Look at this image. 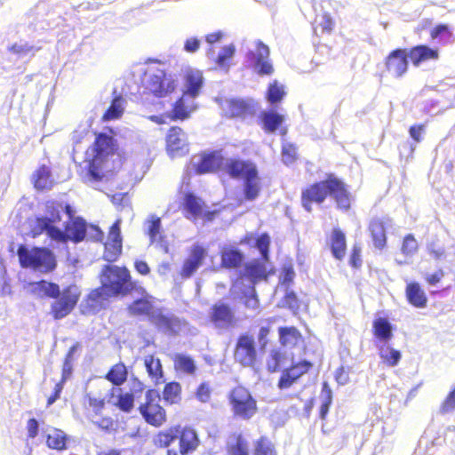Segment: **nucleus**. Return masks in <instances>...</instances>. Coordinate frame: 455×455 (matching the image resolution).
Masks as SVG:
<instances>
[{
    "mask_svg": "<svg viewBox=\"0 0 455 455\" xmlns=\"http://www.w3.org/2000/svg\"><path fill=\"white\" fill-rule=\"evenodd\" d=\"M328 197L334 201L338 210L348 212L351 209L352 195L348 186L333 173H327L323 180L303 188L300 204L307 212H311L314 205H323Z\"/></svg>",
    "mask_w": 455,
    "mask_h": 455,
    "instance_id": "nucleus-1",
    "label": "nucleus"
},
{
    "mask_svg": "<svg viewBox=\"0 0 455 455\" xmlns=\"http://www.w3.org/2000/svg\"><path fill=\"white\" fill-rule=\"evenodd\" d=\"M92 149V157L88 164L87 175L94 182L101 181L106 173L120 168L126 159V154L119 148L117 140L105 132L96 133Z\"/></svg>",
    "mask_w": 455,
    "mask_h": 455,
    "instance_id": "nucleus-2",
    "label": "nucleus"
},
{
    "mask_svg": "<svg viewBox=\"0 0 455 455\" xmlns=\"http://www.w3.org/2000/svg\"><path fill=\"white\" fill-rule=\"evenodd\" d=\"M440 59L437 47L427 44H417L410 49L395 48L388 52L383 60L384 71L395 78H402L409 70V62L419 67L427 61H436Z\"/></svg>",
    "mask_w": 455,
    "mask_h": 455,
    "instance_id": "nucleus-3",
    "label": "nucleus"
},
{
    "mask_svg": "<svg viewBox=\"0 0 455 455\" xmlns=\"http://www.w3.org/2000/svg\"><path fill=\"white\" fill-rule=\"evenodd\" d=\"M224 171L231 179L243 180L242 191L245 201H254L260 196L261 177L255 163L241 158H230L227 161Z\"/></svg>",
    "mask_w": 455,
    "mask_h": 455,
    "instance_id": "nucleus-4",
    "label": "nucleus"
},
{
    "mask_svg": "<svg viewBox=\"0 0 455 455\" xmlns=\"http://www.w3.org/2000/svg\"><path fill=\"white\" fill-rule=\"evenodd\" d=\"M32 285L33 292L38 296L54 299L51 306V313L72 312L81 297V291L75 284L68 285L61 291L57 283L44 280L36 282Z\"/></svg>",
    "mask_w": 455,
    "mask_h": 455,
    "instance_id": "nucleus-5",
    "label": "nucleus"
},
{
    "mask_svg": "<svg viewBox=\"0 0 455 455\" xmlns=\"http://www.w3.org/2000/svg\"><path fill=\"white\" fill-rule=\"evenodd\" d=\"M100 283L113 297H125L133 292L139 283L132 281L130 270L126 267L106 265L102 267Z\"/></svg>",
    "mask_w": 455,
    "mask_h": 455,
    "instance_id": "nucleus-6",
    "label": "nucleus"
},
{
    "mask_svg": "<svg viewBox=\"0 0 455 455\" xmlns=\"http://www.w3.org/2000/svg\"><path fill=\"white\" fill-rule=\"evenodd\" d=\"M142 95L164 98L176 89V82L166 71L160 68H151L144 72L142 79Z\"/></svg>",
    "mask_w": 455,
    "mask_h": 455,
    "instance_id": "nucleus-7",
    "label": "nucleus"
},
{
    "mask_svg": "<svg viewBox=\"0 0 455 455\" xmlns=\"http://www.w3.org/2000/svg\"><path fill=\"white\" fill-rule=\"evenodd\" d=\"M19 262L22 267H30L44 273H49L56 268L54 254L45 247H33L28 250L20 244L17 250Z\"/></svg>",
    "mask_w": 455,
    "mask_h": 455,
    "instance_id": "nucleus-8",
    "label": "nucleus"
},
{
    "mask_svg": "<svg viewBox=\"0 0 455 455\" xmlns=\"http://www.w3.org/2000/svg\"><path fill=\"white\" fill-rule=\"evenodd\" d=\"M227 398L234 419L250 420L258 411L257 400L247 387L237 386L231 388Z\"/></svg>",
    "mask_w": 455,
    "mask_h": 455,
    "instance_id": "nucleus-9",
    "label": "nucleus"
},
{
    "mask_svg": "<svg viewBox=\"0 0 455 455\" xmlns=\"http://www.w3.org/2000/svg\"><path fill=\"white\" fill-rule=\"evenodd\" d=\"M140 320L148 319L156 328L169 337H177L181 334L195 336L197 329L189 327L188 322L178 317L177 315H136Z\"/></svg>",
    "mask_w": 455,
    "mask_h": 455,
    "instance_id": "nucleus-10",
    "label": "nucleus"
},
{
    "mask_svg": "<svg viewBox=\"0 0 455 455\" xmlns=\"http://www.w3.org/2000/svg\"><path fill=\"white\" fill-rule=\"evenodd\" d=\"M263 355L252 334L246 331L237 337L234 348V359L243 367L254 368L260 363Z\"/></svg>",
    "mask_w": 455,
    "mask_h": 455,
    "instance_id": "nucleus-11",
    "label": "nucleus"
},
{
    "mask_svg": "<svg viewBox=\"0 0 455 455\" xmlns=\"http://www.w3.org/2000/svg\"><path fill=\"white\" fill-rule=\"evenodd\" d=\"M87 235V223L80 216L75 219L68 220L63 230L60 228L51 229V239L59 243H66L71 241L75 243L83 242Z\"/></svg>",
    "mask_w": 455,
    "mask_h": 455,
    "instance_id": "nucleus-12",
    "label": "nucleus"
},
{
    "mask_svg": "<svg viewBox=\"0 0 455 455\" xmlns=\"http://www.w3.org/2000/svg\"><path fill=\"white\" fill-rule=\"evenodd\" d=\"M63 204L56 200H50L45 203V212L46 216L37 217L36 219V225L31 229V236L37 237L43 233H46L51 238V229L59 228L54 224L61 221L60 212L62 211Z\"/></svg>",
    "mask_w": 455,
    "mask_h": 455,
    "instance_id": "nucleus-13",
    "label": "nucleus"
},
{
    "mask_svg": "<svg viewBox=\"0 0 455 455\" xmlns=\"http://www.w3.org/2000/svg\"><path fill=\"white\" fill-rule=\"evenodd\" d=\"M390 315H375L372 321L371 331L375 347L390 344L394 332L396 331V324L391 322Z\"/></svg>",
    "mask_w": 455,
    "mask_h": 455,
    "instance_id": "nucleus-14",
    "label": "nucleus"
},
{
    "mask_svg": "<svg viewBox=\"0 0 455 455\" xmlns=\"http://www.w3.org/2000/svg\"><path fill=\"white\" fill-rule=\"evenodd\" d=\"M121 220H116L109 228L107 241L104 243L103 259L113 263L122 255L123 237L120 228Z\"/></svg>",
    "mask_w": 455,
    "mask_h": 455,
    "instance_id": "nucleus-15",
    "label": "nucleus"
},
{
    "mask_svg": "<svg viewBox=\"0 0 455 455\" xmlns=\"http://www.w3.org/2000/svg\"><path fill=\"white\" fill-rule=\"evenodd\" d=\"M205 204L204 200L193 192L184 194L181 209L188 219L197 220L205 217L208 220L213 219L216 212H204Z\"/></svg>",
    "mask_w": 455,
    "mask_h": 455,
    "instance_id": "nucleus-16",
    "label": "nucleus"
},
{
    "mask_svg": "<svg viewBox=\"0 0 455 455\" xmlns=\"http://www.w3.org/2000/svg\"><path fill=\"white\" fill-rule=\"evenodd\" d=\"M187 134L180 126H172L165 137V149L169 156H175L188 152Z\"/></svg>",
    "mask_w": 455,
    "mask_h": 455,
    "instance_id": "nucleus-17",
    "label": "nucleus"
},
{
    "mask_svg": "<svg viewBox=\"0 0 455 455\" xmlns=\"http://www.w3.org/2000/svg\"><path fill=\"white\" fill-rule=\"evenodd\" d=\"M169 356L173 362L175 374L178 379L196 375L198 366L191 355L186 352H175L170 354Z\"/></svg>",
    "mask_w": 455,
    "mask_h": 455,
    "instance_id": "nucleus-18",
    "label": "nucleus"
},
{
    "mask_svg": "<svg viewBox=\"0 0 455 455\" xmlns=\"http://www.w3.org/2000/svg\"><path fill=\"white\" fill-rule=\"evenodd\" d=\"M178 435L179 449L181 455L193 453L200 444L198 434L191 425L181 426L180 424Z\"/></svg>",
    "mask_w": 455,
    "mask_h": 455,
    "instance_id": "nucleus-19",
    "label": "nucleus"
},
{
    "mask_svg": "<svg viewBox=\"0 0 455 455\" xmlns=\"http://www.w3.org/2000/svg\"><path fill=\"white\" fill-rule=\"evenodd\" d=\"M206 250L200 244H195L189 251L188 257L183 262L180 275L182 278H189L203 264Z\"/></svg>",
    "mask_w": 455,
    "mask_h": 455,
    "instance_id": "nucleus-20",
    "label": "nucleus"
},
{
    "mask_svg": "<svg viewBox=\"0 0 455 455\" xmlns=\"http://www.w3.org/2000/svg\"><path fill=\"white\" fill-rule=\"evenodd\" d=\"M199 156V162L194 166V171L198 175L214 172L222 164L223 157L218 151H204Z\"/></svg>",
    "mask_w": 455,
    "mask_h": 455,
    "instance_id": "nucleus-21",
    "label": "nucleus"
},
{
    "mask_svg": "<svg viewBox=\"0 0 455 455\" xmlns=\"http://www.w3.org/2000/svg\"><path fill=\"white\" fill-rule=\"evenodd\" d=\"M269 48L262 42L257 44V53L250 52L251 60L259 76H270L274 72L273 65L269 61Z\"/></svg>",
    "mask_w": 455,
    "mask_h": 455,
    "instance_id": "nucleus-22",
    "label": "nucleus"
},
{
    "mask_svg": "<svg viewBox=\"0 0 455 455\" xmlns=\"http://www.w3.org/2000/svg\"><path fill=\"white\" fill-rule=\"evenodd\" d=\"M225 451L227 455H251L250 443L242 432H231L228 434Z\"/></svg>",
    "mask_w": 455,
    "mask_h": 455,
    "instance_id": "nucleus-23",
    "label": "nucleus"
},
{
    "mask_svg": "<svg viewBox=\"0 0 455 455\" xmlns=\"http://www.w3.org/2000/svg\"><path fill=\"white\" fill-rule=\"evenodd\" d=\"M34 188L37 191L51 190L54 186L52 167L47 164H40L33 172L30 177Z\"/></svg>",
    "mask_w": 455,
    "mask_h": 455,
    "instance_id": "nucleus-24",
    "label": "nucleus"
},
{
    "mask_svg": "<svg viewBox=\"0 0 455 455\" xmlns=\"http://www.w3.org/2000/svg\"><path fill=\"white\" fill-rule=\"evenodd\" d=\"M279 342L283 347L304 348L305 340L300 331L295 326L278 327Z\"/></svg>",
    "mask_w": 455,
    "mask_h": 455,
    "instance_id": "nucleus-25",
    "label": "nucleus"
},
{
    "mask_svg": "<svg viewBox=\"0 0 455 455\" xmlns=\"http://www.w3.org/2000/svg\"><path fill=\"white\" fill-rule=\"evenodd\" d=\"M138 411L144 419V420L155 427H161L166 420V411L160 404H153V406H148L145 403H140L138 407Z\"/></svg>",
    "mask_w": 455,
    "mask_h": 455,
    "instance_id": "nucleus-26",
    "label": "nucleus"
},
{
    "mask_svg": "<svg viewBox=\"0 0 455 455\" xmlns=\"http://www.w3.org/2000/svg\"><path fill=\"white\" fill-rule=\"evenodd\" d=\"M133 292L140 297L129 306L130 313H152L155 309V298L140 284L133 290Z\"/></svg>",
    "mask_w": 455,
    "mask_h": 455,
    "instance_id": "nucleus-27",
    "label": "nucleus"
},
{
    "mask_svg": "<svg viewBox=\"0 0 455 455\" xmlns=\"http://www.w3.org/2000/svg\"><path fill=\"white\" fill-rule=\"evenodd\" d=\"M329 248L332 257L337 260H342L347 254L346 234L339 228H333L329 237Z\"/></svg>",
    "mask_w": 455,
    "mask_h": 455,
    "instance_id": "nucleus-28",
    "label": "nucleus"
},
{
    "mask_svg": "<svg viewBox=\"0 0 455 455\" xmlns=\"http://www.w3.org/2000/svg\"><path fill=\"white\" fill-rule=\"evenodd\" d=\"M445 431L443 427L438 428V430L433 429L428 427L423 435L421 436L420 443L426 440V453L427 455H434V448L446 444Z\"/></svg>",
    "mask_w": 455,
    "mask_h": 455,
    "instance_id": "nucleus-29",
    "label": "nucleus"
},
{
    "mask_svg": "<svg viewBox=\"0 0 455 455\" xmlns=\"http://www.w3.org/2000/svg\"><path fill=\"white\" fill-rule=\"evenodd\" d=\"M386 221L374 218L368 227L370 235L376 249L382 251L387 246Z\"/></svg>",
    "mask_w": 455,
    "mask_h": 455,
    "instance_id": "nucleus-30",
    "label": "nucleus"
},
{
    "mask_svg": "<svg viewBox=\"0 0 455 455\" xmlns=\"http://www.w3.org/2000/svg\"><path fill=\"white\" fill-rule=\"evenodd\" d=\"M72 436L60 428L52 430V434L46 435L44 443L50 450L63 451L69 448Z\"/></svg>",
    "mask_w": 455,
    "mask_h": 455,
    "instance_id": "nucleus-31",
    "label": "nucleus"
},
{
    "mask_svg": "<svg viewBox=\"0 0 455 455\" xmlns=\"http://www.w3.org/2000/svg\"><path fill=\"white\" fill-rule=\"evenodd\" d=\"M144 365L148 377L156 386L165 382L164 371L160 358L154 354L145 356Z\"/></svg>",
    "mask_w": 455,
    "mask_h": 455,
    "instance_id": "nucleus-32",
    "label": "nucleus"
},
{
    "mask_svg": "<svg viewBox=\"0 0 455 455\" xmlns=\"http://www.w3.org/2000/svg\"><path fill=\"white\" fill-rule=\"evenodd\" d=\"M209 323L220 331H230L235 328L238 323L248 315H243L244 317L236 316V315H207Z\"/></svg>",
    "mask_w": 455,
    "mask_h": 455,
    "instance_id": "nucleus-33",
    "label": "nucleus"
},
{
    "mask_svg": "<svg viewBox=\"0 0 455 455\" xmlns=\"http://www.w3.org/2000/svg\"><path fill=\"white\" fill-rule=\"evenodd\" d=\"M108 402L125 413L132 412L135 406V400L131 396V394L119 388L109 391Z\"/></svg>",
    "mask_w": 455,
    "mask_h": 455,
    "instance_id": "nucleus-34",
    "label": "nucleus"
},
{
    "mask_svg": "<svg viewBox=\"0 0 455 455\" xmlns=\"http://www.w3.org/2000/svg\"><path fill=\"white\" fill-rule=\"evenodd\" d=\"M288 362L287 352L283 350L282 347L273 348L266 362V368L269 373H275L283 371Z\"/></svg>",
    "mask_w": 455,
    "mask_h": 455,
    "instance_id": "nucleus-35",
    "label": "nucleus"
},
{
    "mask_svg": "<svg viewBox=\"0 0 455 455\" xmlns=\"http://www.w3.org/2000/svg\"><path fill=\"white\" fill-rule=\"evenodd\" d=\"M405 296L408 302L415 307L422 308L427 306V297L419 283L411 282L405 288Z\"/></svg>",
    "mask_w": 455,
    "mask_h": 455,
    "instance_id": "nucleus-36",
    "label": "nucleus"
},
{
    "mask_svg": "<svg viewBox=\"0 0 455 455\" xmlns=\"http://www.w3.org/2000/svg\"><path fill=\"white\" fill-rule=\"evenodd\" d=\"M259 124L266 133L275 132L283 123V116L273 111H262L259 116Z\"/></svg>",
    "mask_w": 455,
    "mask_h": 455,
    "instance_id": "nucleus-37",
    "label": "nucleus"
},
{
    "mask_svg": "<svg viewBox=\"0 0 455 455\" xmlns=\"http://www.w3.org/2000/svg\"><path fill=\"white\" fill-rule=\"evenodd\" d=\"M243 276L247 277L252 284H255L260 280L267 278L266 266L259 259H253L245 264L243 267Z\"/></svg>",
    "mask_w": 455,
    "mask_h": 455,
    "instance_id": "nucleus-38",
    "label": "nucleus"
},
{
    "mask_svg": "<svg viewBox=\"0 0 455 455\" xmlns=\"http://www.w3.org/2000/svg\"><path fill=\"white\" fill-rule=\"evenodd\" d=\"M381 362L388 367H395L402 359V352L394 348L392 344H386L375 347Z\"/></svg>",
    "mask_w": 455,
    "mask_h": 455,
    "instance_id": "nucleus-39",
    "label": "nucleus"
},
{
    "mask_svg": "<svg viewBox=\"0 0 455 455\" xmlns=\"http://www.w3.org/2000/svg\"><path fill=\"white\" fill-rule=\"evenodd\" d=\"M128 376V367L123 362H119L110 367L104 378L109 381L113 387H120L127 381Z\"/></svg>",
    "mask_w": 455,
    "mask_h": 455,
    "instance_id": "nucleus-40",
    "label": "nucleus"
},
{
    "mask_svg": "<svg viewBox=\"0 0 455 455\" xmlns=\"http://www.w3.org/2000/svg\"><path fill=\"white\" fill-rule=\"evenodd\" d=\"M180 424L173 425L165 430L159 431L153 437V443L157 448H168L178 440Z\"/></svg>",
    "mask_w": 455,
    "mask_h": 455,
    "instance_id": "nucleus-41",
    "label": "nucleus"
},
{
    "mask_svg": "<svg viewBox=\"0 0 455 455\" xmlns=\"http://www.w3.org/2000/svg\"><path fill=\"white\" fill-rule=\"evenodd\" d=\"M145 234L148 236L150 243L162 242L164 239L161 218L150 215L145 222Z\"/></svg>",
    "mask_w": 455,
    "mask_h": 455,
    "instance_id": "nucleus-42",
    "label": "nucleus"
},
{
    "mask_svg": "<svg viewBox=\"0 0 455 455\" xmlns=\"http://www.w3.org/2000/svg\"><path fill=\"white\" fill-rule=\"evenodd\" d=\"M163 400L166 405L179 403L181 400V385L176 380L165 383L163 390Z\"/></svg>",
    "mask_w": 455,
    "mask_h": 455,
    "instance_id": "nucleus-43",
    "label": "nucleus"
},
{
    "mask_svg": "<svg viewBox=\"0 0 455 455\" xmlns=\"http://www.w3.org/2000/svg\"><path fill=\"white\" fill-rule=\"evenodd\" d=\"M124 100L122 95L115 96L112 99L109 107L102 115L101 120L103 122H108L119 119L124 114Z\"/></svg>",
    "mask_w": 455,
    "mask_h": 455,
    "instance_id": "nucleus-44",
    "label": "nucleus"
},
{
    "mask_svg": "<svg viewBox=\"0 0 455 455\" xmlns=\"http://www.w3.org/2000/svg\"><path fill=\"white\" fill-rule=\"evenodd\" d=\"M185 84L187 91L185 93L189 94L195 98L203 84V76L199 71L189 70L185 74Z\"/></svg>",
    "mask_w": 455,
    "mask_h": 455,
    "instance_id": "nucleus-45",
    "label": "nucleus"
},
{
    "mask_svg": "<svg viewBox=\"0 0 455 455\" xmlns=\"http://www.w3.org/2000/svg\"><path fill=\"white\" fill-rule=\"evenodd\" d=\"M109 297L113 296L108 294V291L101 284L87 295L86 304L92 309H100Z\"/></svg>",
    "mask_w": 455,
    "mask_h": 455,
    "instance_id": "nucleus-46",
    "label": "nucleus"
},
{
    "mask_svg": "<svg viewBox=\"0 0 455 455\" xmlns=\"http://www.w3.org/2000/svg\"><path fill=\"white\" fill-rule=\"evenodd\" d=\"M221 267L226 268H236L242 265L243 255L235 249H226L220 253Z\"/></svg>",
    "mask_w": 455,
    "mask_h": 455,
    "instance_id": "nucleus-47",
    "label": "nucleus"
},
{
    "mask_svg": "<svg viewBox=\"0 0 455 455\" xmlns=\"http://www.w3.org/2000/svg\"><path fill=\"white\" fill-rule=\"evenodd\" d=\"M252 455H277L274 443L267 435H261L252 443Z\"/></svg>",
    "mask_w": 455,
    "mask_h": 455,
    "instance_id": "nucleus-48",
    "label": "nucleus"
},
{
    "mask_svg": "<svg viewBox=\"0 0 455 455\" xmlns=\"http://www.w3.org/2000/svg\"><path fill=\"white\" fill-rule=\"evenodd\" d=\"M275 321V317L267 318L262 321L259 330L257 335L258 343L257 345L259 347L261 354H265L267 348V346L270 342L268 339V335L271 332L272 323Z\"/></svg>",
    "mask_w": 455,
    "mask_h": 455,
    "instance_id": "nucleus-49",
    "label": "nucleus"
},
{
    "mask_svg": "<svg viewBox=\"0 0 455 455\" xmlns=\"http://www.w3.org/2000/svg\"><path fill=\"white\" fill-rule=\"evenodd\" d=\"M248 105L240 100H230L225 107V116L228 118L243 117L248 112Z\"/></svg>",
    "mask_w": 455,
    "mask_h": 455,
    "instance_id": "nucleus-50",
    "label": "nucleus"
},
{
    "mask_svg": "<svg viewBox=\"0 0 455 455\" xmlns=\"http://www.w3.org/2000/svg\"><path fill=\"white\" fill-rule=\"evenodd\" d=\"M432 40L442 39L443 43H453L455 36L448 24L440 23L435 25L429 32Z\"/></svg>",
    "mask_w": 455,
    "mask_h": 455,
    "instance_id": "nucleus-51",
    "label": "nucleus"
},
{
    "mask_svg": "<svg viewBox=\"0 0 455 455\" xmlns=\"http://www.w3.org/2000/svg\"><path fill=\"white\" fill-rule=\"evenodd\" d=\"M190 113L191 110L188 109V106L184 102L183 97H181L174 102L171 112L168 113L166 116L171 121H183L190 116Z\"/></svg>",
    "mask_w": 455,
    "mask_h": 455,
    "instance_id": "nucleus-52",
    "label": "nucleus"
},
{
    "mask_svg": "<svg viewBox=\"0 0 455 455\" xmlns=\"http://www.w3.org/2000/svg\"><path fill=\"white\" fill-rule=\"evenodd\" d=\"M235 48L234 44L224 46L215 59V63L220 68H228L231 60L235 55Z\"/></svg>",
    "mask_w": 455,
    "mask_h": 455,
    "instance_id": "nucleus-53",
    "label": "nucleus"
},
{
    "mask_svg": "<svg viewBox=\"0 0 455 455\" xmlns=\"http://www.w3.org/2000/svg\"><path fill=\"white\" fill-rule=\"evenodd\" d=\"M285 95L283 86L279 85L276 81L269 84L267 92V100L271 104L281 102Z\"/></svg>",
    "mask_w": 455,
    "mask_h": 455,
    "instance_id": "nucleus-54",
    "label": "nucleus"
},
{
    "mask_svg": "<svg viewBox=\"0 0 455 455\" xmlns=\"http://www.w3.org/2000/svg\"><path fill=\"white\" fill-rule=\"evenodd\" d=\"M455 411V385H453L444 400L442 402L439 412L442 415L451 413Z\"/></svg>",
    "mask_w": 455,
    "mask_h": 455,
    "instance_id": "nucleus-55",
    "label": "nucleus"
},
{
    "mask_svg": "<svg viewBox=\"0 0 455 455\" xmlns=\"http://www.w3.org/2000/svg\"><path fill=\"white\" fill-rule=\"evenodd\" d=\"M270 236L267 233H262L256 238L255 246L259 251L261 254V259L264 261L268 260V251L270 246Z\"/></svg>",
    "mask_w": 455,
    "mask_h": 455,
    "instance_id": "nucleus-56",
    "label": "nucleus"
},
{
    "mask_svg": "<svg viewBox=\"0 0 455 455\" xmlns=\"http://www.w3.org/2000/svg\"><path fill=\"white\" fill-rule=\"evenodd\" d=\"M41 424L44 425V419L31 417L28 419L26 425L27 439H36L41 434Z\"/></svg>",
    "mask_w": 455,
    "mask_h": 455,
    "instance_id": "nucleus-57",
    "label": "nucleus"
},
{
    "mask_svg": "<svg viewBox=\"0 0 455 455\" xmlns=\"http://www.w3.org/2000/svg\"><path fill=\"white\" fill-rule=\"evenodd\" d=\"M146 389V385L133 373L131 376V386L128 393L131 394V396L138 401L141 398L143 392Z\"/></svg>",
    "mask_w": 455,
    "mask_h": 455,
    "instance_id": "nucleus-58",
    "label": "nucleus"
},
{
    "mask_svg": "<svg viewBox=\"0 0 455 455\" xmlns=\"http://www.w3.org/2000/svg\"><path fill=\"white\" fill-rule=\"evenodd\" d=\"M282 157L285 164H293L298 159V148L292 143L283 144Z\"/></svg>",
    "mask_w": 455,
    "mask_h": 455,
    "instance_id": "nucleus-59",
    "label": "nucleus"
},
{
    "mask_svg": "<svg viewBox=\"0 0 455 455\" xmlns=\"http://www.w3.org/2000/svg\"><path fill=\"white\" fill-rule=\"evenodd\" d=\"M419 249L418 242L414 235L411 234L406 235L403 239L401 251L403 254L408 256L417 252Z\"/></svg>",
    "mask_w": 455,
    "mask_h": 455,
    "instance_id": "nucleus-60",
    "label": "nucleus"
},
{
    "mask_svg": "<svg viewBox=\"0 0 455 455\" xmlns=\"http://www.w3.org/2000/svg\"><path fill=\"white\" fill-rule=\"evenodd\" d=\"M212 389L207 381H202L195 391V397L201 403H207L212 395Z\"/></svg>",
    "mask_w": 455,
    "mask_h": 455,
    "instance_id": "nucleus-61",
    "label": "nucleus"
},
{
    "mask_svg": "<svg viewBox=\"0 0 455 455\" xmlns=\"http://www.w3.org/2000/svg\"><path fill=\"white\" fill-rule=\"evenodd\" d=\"M281 307L295 313L299 309V301L293 291L287 292L281 301Z\"/></svg>",
    "mask_w": 455,
    "mask_h": 455,
    "instance_id": "nucleus-62",
    "label": "nucleus"
},
{
    "mask_svg": "<svg viewBox=\"0 0 455 455\" xmlns=\"http://www.w3.org/2000/svg\"><path fill=\"white\" fill-rule=\"evenodd\" d=\"M352 367L343 363L335 371L334 379L339 386H345L349 383V371Z\"/></svg>",
    "mask_w": 455,
    "mask_h": 455,
    "instance_id": "nucleus-63",
    "label": "nucleus"
},
{
    "mask_svg": "<svg viewBox=\"0 0 455 455\" xmlns=\"http://www.w3.org/2000/svg\"><path fill=\"white\" fill-rule=\"evenodd\" d=\"M84 400L96 415L101 414L102 410L105 408V399L96 398L92 396L90 393H86Z\"/></svg>",
    "mask_w": 455,
    "mask_h": 455,
    "instance_id": "nucleus-64",
    "label": "nucleus"
}]
</instances>
